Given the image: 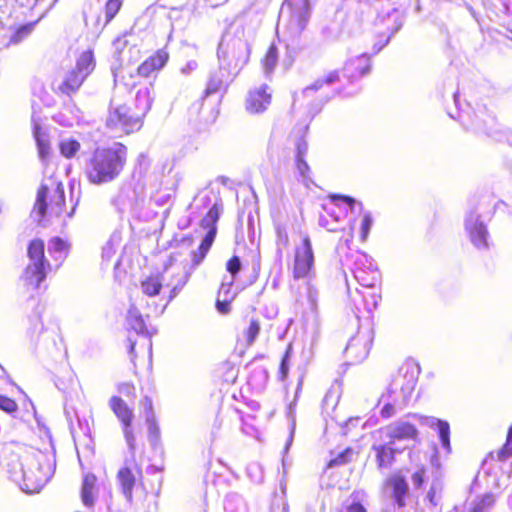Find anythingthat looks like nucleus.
Segmentation results:
<instances>
[{
  "label": "nucleus",
  "mask_w": 512,
  "mask_h": 512,
  "mask_svg": "<svg viewBox=\"0 0 512 512\" xmlns=\"http://www.w3.org/2000/svg\"><path fill=\"white\" fill-rule=\"evenodd\" d=\"M128 160V148L121 142L96 147L86 160L85 177L90 184L103 185L116 180Z\"/></svg>",
  "instance_id": "1"
},
{
  "label": "nucleus",
  "mask_w": 512,
  "mask_h": 512,
  "mask_svg": "<svg viewBox=\"0 0 512 512\" xmlns=\"http://www.w3.org/2000/svg\"><path fill=\"white\" fill-rule=\"evenodd\" d=\"M169 54L164 49L157 50L147 59H145L136 69V74L143 78H148L154 73L160 71L168 62Z\"/></svg>",
  "instance_id": "13"
},
{
  "label": "nucleus",
  "mask_w": 512,
  "mask_h": 512,
  "mask_svg": "<svg viewBox=\"0 0 512 512\" xmlns=\"http://www.w3.org/2000/svg\"><path fill=\"white\" fill-rule=\"evenodd\" d=\"M142 292L148 297L160 294L163 287V276L160 273L151 274L140 283Z\"/></svg>",
  "instance_id": "21"
},
{
  "label": "nucleus",
  "mask_w": 512,
  "mask_h": 512,
  "mask_svg": "<svg viewBox=\"0 0 512 512\" xmlns=\"http://www.w3.org/2000/svg\"><path fill=\"white\" fill-rule=\"evenodd\" d=\"M109 407L122 425L123 435L131 452H135V434L133 431L134 412L119 396L109 399Z\"/></svg>",
  "instance_id": "8"
},
{
  "label": "nucleus",
  "mask_w": 512,
  "mask_h": 512,
  "mask_svg": "<svg viewBox=\"0 0 512 512\" xmlns=\"http://www.w3.org/2000/svg\"><path fill=\"white\" fill-rule=\"evenodd\" d=\"M223 88V79L217 74L210 75L206 87L203 91V97L207 98Z\"/></svg>",
  "instance_id": "31"
},
{
  "label": "nucleus",
  "mask_w": 512,
  "mask_h": 512,
  "mask_svg": "<svg viewBox=\"0 0 512 512\" xmlns=\"http://www.w3.org/2000/svg\"><path fill=\"white\" fill-rule=\"evenodd\" d=\"M0 409L7 413H14L18 410V404L14 399L0 394Z\"/></svg>",
  "instance_id": "41"
},
{
  "label": "nucleus",
  "mask_w": 512,
  "mask_h": 512,
  "mask_svg": "<svg viewBox=\"0 0 512 512\" xmlns=\"http://www.w3.org/2000/svg\"><path fill=\"white\" fill-rule=\"evenodd\" d=\"M30 329L32 334H40L43 331V323L38 319H30Z\"/></svg>",
  "instance_id": "50"
},
{
  "label": "nucleus",
  "mask_w": 512,
  "mask_h": 512,
  "mask_svg": "<svg viewBox=\"0 0 512 512\" xmlns=\"http://www.w3.org/2000/svg\"><path fill=\"white\" fill-rule=\"evenodd\" d=\"M355 278L364 287H374L380 280V273L377 269L358 268Z\"/></svg>",
  "instance_id": "23"
},
{
  "label": "nucleus",
  "mask_w": 512,
  "mask_h": 512,
  "mask_svg": "<svg viewBox=\"0 0 512 512\" xmlns=\"http://www.w3.org/2000/svg\"><path fill=\"white\" fill-rule=\"evenodd\" d=\"M488 118L490 119V122H491V123H493V122H494V120H495V119H494V117H492V116H488Z\"/></svg>",
  "instance_id": "58"
},
{
  "label": "nucleus",
  "mask_w": 512,
  "mask_h": 512,
  "mask_svg": "<svg viewBox=\"0 0 512 512\" xmlns=\"http://www.w3.org/2000/svg\"><path fill=\"white\" fill-rule=\"evenodd\" d=\"M127 349L130 355V360L135 368V373L138 364L143 366L146 363L147 356L150 354L151 343L147 337L137 335V338L127 339Z\"/></svg>",
  "instance_id": "11"
},
{
  "label": "nucleus",
  "mask_w": 512,
  "mask_h": 512,
  "mask_svg": "<svg viewBox=\"0 0 512 512\" xmlns=\"http://www.w3.org/2000/svg\"><path fill=\"white\" fill-rule=\"evenodd\" d=\"M66 195L62 182L50 177L37 190L33 212L39 218L59 217L65 211Z\"/></svg>",
  "instance_id": "5"
},
{
  "label": "nucleus",
  "mask_w": 512,
  "mask_h": 512,
  "mask_svg": "<svg viewBox=\"0 0 512 512\" xmlns=\"http://www.w3.org/2000/svg\"><path fill=\"white\" fill-rule=\"evenodd\" d=\"M474 127L476 132L489 134L491 127L487 126L486 120L482 116H476L474 121Z\"/></svg>",
  "instance_id": "46"
},
{
  "label": "nucleus",
  "mask_w": 512,
  "mask_h": 512,
  "mask_svg": "<svg viewBox=\"0 0 512 512\" xmlns=\"http://www.w3.org/2000/svg\"><path fill=\"white\" fill-rule=\"evenodd\" d=\"M439 438L442 446L449 447L450 445V426L446 421L439 420L437 423Z\"/></svg>",
  "instance_id": "37"
},
{
  "label": "nucleus",
  "mask_w": 512,
  "mask_h": 512,
  "mask_svg": "<svg viewBox=\"0 0 512 512\" xmlns=\"http://www.w3.org/2000/svg\"><path fill=\"white\" fill-rule=\"evenodd\" d=\"M226 269L231 275H236L241 269V262L238 256H232L226 263Z\"/></svg>",
  "instance_id": "44"
},
{
  "label": "nucleus",
  "mask_w": 512,
  "mask_h": 512,
  "mask_svg": "<svg viewBox=\"0 0 512 512\" xmlns=\"http://www.w3.org/2000/svg\"><path fill=\"white\" fill-rule=\"evenodd\" d=\"M277 62H278V49H277V46L275 44H271L264 56L262 57L261 59V65L265 71L266 74H271L276 65H277Z\"/></svg>",
  "instance_id": "25"
},
{
  "label": "nucleus",
  "mask_w": 512,
  "mask_h": 512,
  "mask_svg": "<svg viewBox=\"0 0 512 512\" xmlns=\"http://www.w3.org/2000/svg\"><path fill=\"white\" fill-rule=\"evenodd\" d=\"M197 67V63L195 61L188 62L185 67L182 68V72L187 74L189 71L194 70Z\"/></svg>",
  "instance_id": "52"
},
{
  "label": "nucleus",
  "mask_w": 512,
  "mask_h": 512,
  "mask_svg": "<svg viewBox=\"0 0 512 512\" xmlns=\"http://www.w3.org/2000/svg\"><path fill=\"white\" fill-rule=\"evenodd\" d=\"M85 81L86 79H84L82 76L69 70L63 77V80L58 85L55 92L59 95H64L71 98L73 95L78 93Z\"/></svg>",
  "instance_id": "18"
},
{
  "label": "nucleus",
  "mask_w": 512,
  "mask_h": 512,
  "mask_svg": "<svg viewBox=\"0 0 512 512\" xmlns=\"http://www.w3.org/2000/svg\"><path fill=\"white\" fill-rule=\"evenodd\" d=\"M314 251L312 241L307 234L300 236L295 244L292 262V277L294 280L306 279L312 276L314 267Z\"/></svg>",
  "instance_id": "7"
},
{
  "label": "nucleus",
  "mask_w": 512,
  "mask_h": 512,
  "mask_svg": "<svg viewBox=\"0 0 512 512\" xmlns=\"http://www.w3.org/2000/svg\"><path fill=\"white\" fill-rule=\"evenodd\" d=\"M395 413V408L391 403H386L380 412L382 418H389Z\"/></svg>",
  "instance_id": "51"
},
{
  "label": "nucleus",
  "mask_w": 512,
  "mask_h": 512,
  "mask_svg": "<svg viewBox=\"0 0 512 512\" xmlns=\"http://www.w3.org/2000/svg\"><path fill=\"white\" fill-rule=\"evenodd\" d=\"M216 308L221 314H228L231 311V300H217Z\"/></svg>",
  "instance_id": "48"
},
{
  "label": "nucleus",
  "mask_w": 512,
  "mask_h": 512,
  "mask_svg": "<svg viewBox=\"0 0 512 512\" xmlns=\"http://www.w3.org/2000/svg\"><path fill=\"white\" fill-rule=\"evenodd\" d=\"M57 0H34V4H48L53 5Z\"/></svg>",
  "instance_id": "56"
},
{
  "label": "nucleus",
  "mask_w": 512,
  "mask_h": 512,
  "mask_svg": "<svg viewBox=\"0 0 512 512\" xmlns=\"http://www.w3.org/2000/svg\"><path fill=\"white\" fill-rule=\"evenodd\" d=\"M338 80H339V73H338V71H331L325 77H323L321 79H317L314 83H312L311 85L307 86L303 90V95L305 97H311L312 94L315 91L321 89L324 84H331V83H334V82H336Z\"/></svg>",
  "instance_id": "26"
},
{
  "label": "nucleus",
  "mask_w": 512,
  "mask_h": 512,
  "mask_svg": "<svg viewBox=\"0 0 512 512\" xmlns=\"http://www.w3.org/2000/svg\"><path fill=\"white\" fill-rule=\"evenodd\" d=\"M465 229L468 232L470 241L476 248L488 247V230L485 224L479 221L478 217L470 216L466 219Z\"/></svg>",
  "instance_id": "15"
},
{
  "label": "nucleus",
  "mask_w": 512,
  "mask_h": 512,
  "mask_svg": "<svg viewBox=\"0 0 512 512\" xmlns=\"http://www.w3.org/2000/svg\"><path fill=\"white\" fill-rule=\"evenodd\" d=\"M296 155H295V165L299 172V174L303 178H310L311 169L308 163L305 161L304 157L307 152V143L303 138H299L296 143Z\"/></svg>",
  "instance_id": "20"
},
{
  "label": "nucleus",
  "mask_w": 512,
  "mask_h": 512,
  "mask_svg": "<svg viewBox=\"0 0 512 512\" xmlns=\"http://www.w3.org/2000/svg\"><path fill=\"white\" fill-rule=\"evenodd\" d=\"M151 92L149 88L138 90L134 100L111 109L106 118V127L120 130L129 135L143 127L144 118L151 108Z\"/></svg>",
  "instance_id": "2"
},
{
  "label": "nucleus",
  "mask_w": 512,
  "mask_h": 512,
  "mask_svg": "<svg viewBox=\"0 0 512 512\" xmlns=\"http://www.w3.org/2000/svg\"><path fill=\"white\" fill-rule=\"evenodd\" d=\"M273 101V88L266 83L253 87L247 91L244 108L250 115L265 113Z\"/></svg>",
  "instance_id": "9"
},
{
  "label": "nucleus",
  "mask_w": 512,
  "mask_h": 512,
  "mask_svg": "<svg viewBox=\"0 0 512 512\" xmlns=\"http://www.w3.org/2000/svg\"><path fill=\"white\" fill-rule=\"evenodd\" d=\"M34 29V23H27L15 29L10 36L9 45H17L27 39Z\"/></svg>",
  "instance_id": "28"
},
{
  "label": "nucleus",
  "mask_w": 512,
  "mask_h": 512,
  "mask_svg": "<svg viewBox=\"0 0 512 512\" xmlns=\"http://www.w3.org/2000/svg\"><path fill=\"white\" fill-rule=\"evenodd\" d=\"M50 243H51V246L49 247L48 252H49V254H52L53 252L58 254V256L55 257L56 264L54 267L55 269H58L61 267L66 255H67L69 245L59 237H54L50 241Z\"/></svg>",
  "instance_id": "24"
},
{
  "label": "nucleus",
  "mask_w": 512,
  "mask_h": 512,
  "mask_svg": "<svg viewBox=\"0 0 512 512\" xmlns=\"http://www.w3.org/2000/svg\"><path fill=\"white\" fill-rule=\"evenodd\" d=\"M33 135L37 144L39 157L43 160L47 159L51 151L48 134L42 130L41 126L36 125L33 130Z\"/></svg>",
  "instance_id": "22"
},
{
  "label": "nucleus",
  "mask_w": 512,
  "mask_h": 512,
  "mask_svg": "<svg viewBox=\"0 0 512 512\" xmlns=\"http://www.w3.org/2000/svg\"><path fill=\"white\" fill-rule=\"evenodd\" d=\"M131 453L132 458L125 460L116 473L119 491L129 503L135 499L144 501L149 493L144 484L143 467L134 452Z\"/></svg>",
  "instance_id": "4"
},
{
  "label": "nucleus",
  "mask_w": 512,
  "mask_h": 512,
  "mask_svg": "<svg viewBox=\"0 0 512 512\" xmlns=\"http://www.w3.org/2000/svg\"><path fill=\"white\" fill-rule=\"evenodd\" d=\"M24 481L26 488L30 491H39L48 481L47 475H43L39 478L36 477L35 471L30 469L24 475Z\"/></svg>",
  "instance_id": "27"
},
{
  "label": "nucleus",
  "mask_w": 512,
  "mask_h": 512,
  "mask_svg": "<svg viewBox=\"0 0 512 512\" xmlns=\"http://www.w3.org/2000/svg\"><path fill=\"white\" fill-rule=\"evenodd\" d=\"M224 288H226V292H229L230 285H224V284H222V285H221L220 290H222V289H224Z\"/></svg>",
  "instance_id": "57"
},
{
  "label": "nucleus",
  "mask_w": 512,
  "mask_h": 512,
  "mask_svg": "<svg viewBox=\"0 0 512 512\" xmlns=\"http://www.w3.org/2000/svg\"><path fill=\"white\" fill-rule=\"evenodd\" d=\"M414 456H415V453H414V452H410V453H409V458H412V457H414Z\"/></svg>",
  "instance_id": "59"
},
{
  "label": "nucleus",
  "mask_w": 512,
  "mask_h": 512,
  "mask_svg": "<svg viewBox=\"0 0 512 512\" xmlns=\"http://www.w3.org/2000/svg\"><path fill=\"white\" fill-rule=\"evenodd\" d=\"M399 372L404 377L409 375L411 379H415L420 373V366L414 359L408 358L400 366Z\"/></svg>",
  "instance_id": "32"
},
{
  "label": "nucleus",
  "mask_w": 512,
  "mask_h": 512,
  "mask_svg": "<svg viewBox=\"0 0 512 512\" xmlns=\"http://www.w3.org/2000/svg\"><path fill=\"white\" fill-rule=\"evenodd\" d=\"M373 220L369 213L363 215L360 226V238L362 241H366L368 238L370 229L372 227Z\"/></svg>",
  "instance_id": "40"
},
{
  "label": "nucleus",
  "mask_w": 512,
  "mask_h": 512,
  "mask_svg": "<svg viewBox=\"0 0 512 512\" xmlns=\"http://www.w3.org/2000/svg\"><path fill=\"white\" fill-rule=\"evenodd\" d=\"M343 509L344 512H367L366 508L359 501L344 505Z\"/></svg>",
  "instance_id": "47"
},
{
  "label": "nucleus",
  "mask_w": 512,
  "mask_h": 512,
  "mask_svg": "<svg viewBox=\"0 0 512 512\" xmlns=\"http://www.w3.org/2000/svg\"><path fill=\"white\" fill-rule=\"evenodd\" d=\"M148 434L151 441L155 444L160 438V429L155 417H147Z\"/></svg>",
  "instance_id": "38"
},
{
  "label": "nucleus",
  "mask_w": 512,
  "mask_h": 512,
  "mask_svg": "<svg viewBox=\"0 0 512 512\" xmlns=\"http://www.w3.org/2000/svg\"><path fill=\"white\" fill-rule=\"evenodd\" d=\"M427 497L429 498V501L433 504V505H436V502H435V490L434 489H430L428 494H427Z\"/></svg>",
  "instance_id": "55"
},
{
  "label": "nucleus",
  "mask_w": 512,
  "mask_h": 512,
  "mask_svg": "<svg viewBox=\"0 0 512 512\" xmlns=\"http://www.w3.org/2000/svg\"><path fill=\"white\" fill-rule=\"evenodd\" d=\"M494 504L492 495H484L481 499L476 501L471 507L470 512H488L489 508Z\"/></svg>",
  "instance_id": "36"
},
{
  "label": "nucleus",
  "mask_w": 512,
  "mask_h": 512,
  "mask_svg": "<svg viewBox=\"0 0 512 512\" xmlns=\"http://www.w3.org/2000/svg\"><path fill=\"white\" fill-rule=\"evenodd\" d=\"M223 210V203L221 200L215 202L204 217L200 220V226L207 230L206 235L201 240L197 250L192 251L191 259L194 265H199L207 256L211 249L216 235H217V222Z\"/></svg>",
  "instance_id": "6"
},
{
  "label": "nucleus",
  "mask_w": 512,
  "mask_h": 512,
  "mask_svg": "<svg viewBox=\"0 0 512 512\" xmlns=\"http://www.w3.org/2000/svg\"><path fill=\"white\" fill-rule=\"evenodd\" d=\"M28 264L22 271L20 280L25 292L30 293L38 291L45 282L52 266L45 256V243L40 238H34L27 244Z\"/></svg>",
  "instance_id": "3"
},
{
  "label": "nucleus",
  "mask_w": 512,
  "mask_h": 512,
  "mask_svg": "<svg viewBox=\"0 0 512 512\" xmlns=\"http://www.w3.org/2000/svg\"><path fill=\"white\" fill-rule=\"evenodd\" d=\"M327 198L332 202V203H335L336 205H339L341 203H344L346 205H348L350 207V209L352 210L354 208V205L356 203L355 199L350 197V196H347V195H341V194H335V193H331L327 196Z\"/></svg>",
  "instance_id": "39"
},
{
  "label": "nucleus",
  "mask_w": 512,
  "mask_h": 512,
  "mask_svg": "<svg viewBox=\"0 0 512 512\" xmlns=\"http://www.w3.org/2000/svg\"><path fill=\"white\" fill-rule=\"evenodd\" d=\"M261 331V324L257 318H252L248 327L244 330L243 334L245 342L248 346L252 345Z\"/></svg>",
  "instance_id": "30"
},
{
  "label": "nucleus",
  "mask_w": 512,
  "mask_h": 512,
  "mask_svg": "<svg viewBox=\"0 0 512 512\" xmlns=\"http://www.w3.org/2000/svg\"><path fill=\"white\" fill-rule=\"evenodd\" d=\"M390 441L385 443H374L371 450L374 453V460L379 471L390 469L395 463L397 454L402 450L396 448Z\"/></svg>",
  "instance_id": "10"
},
{
  "label": "nucleus",
  "mask_w": 512,
  "mask_h": 512,
  "mask_svg": "<svg viewBox=\"0 0 512 512\" xmlns=\"http://www.w3.org/2000/svg\"><path fill=\"white\" fill-rule=\"evenodd\" d=\"M353 453H354L353 449L351 447H347L341 453H339L334 458H332L328 462L327 467L328 468H332V467H335V466H341V465H345V464L350 463L352 461Z\"/></svg>",
  "instance_id": "33"
},
{
  "label": "nucleus",
  "mask_w": 512,
  "mask_h": 512,
  "mask_svg": "<svg viewBox=\"0 0 512 512\" xmlns=\"http://www.w3.org/2000/svg\"><path fill=\"white\" fill-rule=\"evenodd\" d=\"M512 456V424L508 428L505 444L498 450L497 457L504 461Z\"/></svg>",
  "instance_id": "35"
},
{
  "label": "nucleus",
  "mask_w": 512,
  "mask_h": 512,
  "mask_svg": "<svg viewBox=\"0 0 512 512\" xmlns=\"http://www.w3.org/2000/svg\"><path fill=\"white\" fill-rule=\"evenodd\" d=\"M128 317H129V320L135 319V320L139 321L140 325L143 326V320H142L140 314H137L136 312L129 311Z\"/></svg>",
  "instance_id": "53"
},
{
  "label": "nucleus",
  "mask_w": 512,
  "mask_h": 512,
  "mask_svg": "<svg viewBox=\"0 0 512 512\" xmlns=\"http://www.w3.org/2000/svg\"><path fill=\"white\" fill-rule=\"evenodd\" d=\"M122 0H108L105 4V22H111L122 7Z\"/></svg>",
  "instance_id": "34"
},
{
  "label": "nucleus",
  "mask_w": 512,
  "mask_h": 512,
  "mask_svg": "<svg viewBox=\"0 0 512 512\" xmlns=\"http://www.w3.org/2000/svg\"><path fill=\"white\" fill-rule=\"evenodd\" d=\"M81 145L76 139H67L59 143V151L66 159H71L79 152Z\"/></svg>",
  "instance_id": "29"
},
{
  "label": "nucleus",
  "mask_w": 512,
  "mask_h": 512,
  "mask_svg": "<svg viewBox=\"0 0 512 512\" xmlns=\"http://www.w3.org/2000/svg\"><path fill=\"white\" fill-rule=\"evenodd\" d=\"M285 7L289 11L293 25L301 32L308 23L310 14L309 0H286Z\"/></svg>",
  "instance_id": "12"
},
{
  "label": "nucleus",
  "mask_w": 512,
  "mask_h": 512,
  "mask_svg": "<svg viewBox=\"0 0 512 512\" xmlns=\"http://www.w3.org/2000/svg\"><path fill=\"white\" fill-rule=\"evenodd\" d=\"M289 354L290 352L287 350L283 355L279 365V375L281 380H284L289 372Z\"/></svg>",
  "instance_id": "45"
},
{
  "label": "nucleus",
  "mask_w": 512,
  "mask_h": 512,
  "mask_svg": "<svg viewBox=\"0 0 512 512\" xmlns=\"http://www.w3.org/2000/svg\"><path fill=\"white\" fill-rule=\"evenodd\" d=\"M96 62L94 59V54L92 50L83 51L76 60L75 66L70 69L76 74L82 76L84 79H87L88 76L95 69Z\"/></svg>",
  "instance_id": "19"
},
{
  "label": "nucleus",
  "mask_w": 512,
  "mask_h": 512,
  "mask_svg": "<svg viewBox=\"0 0 512 512\" xmlns=\"http://www.w3.org/2000/svg\"><path fill=\"white\" fill-rule=\"evenodd\" d=\"M388 441L395 444L396 441L419 440V431L417 427L406 421H400L386 427Z\"/></svg>",
  "instance_id": "14"
},
{
  "label": "nucleus",
  "mask_w": 512,
  "mask_h": 512,
  "mask_svg": "<svg viewBox=\"0 0 512 512\" xmlns=\"http://www.w3.org/2000/svg\"><path fill=\"white\" fill-rule=\"evenodd\" d=\"M426 475V468L421 465L418 467V469L412 474V482L416 488H419L424 483V478Z\"/></svg>",
  "instance_id": "43"
},
{
  "label": "nucleus",
  "mask_w": 512,
  "mask_h": 512,
  "mask_svg": "<svg viewBox=\"0 0 512 512\" xmlns=\"http://www.w3.org/2000/svg\"><path fill=\"white\" fill-rule=\"evenodd\" d=\"M206 1L209 2L211 6L217 7V6H220L224 3H226L228 0H206Z\"/></svg>",
  "instance_id": "54"
},
{
  "label": "nucleus",
  "mask_w": 512,
  "mask_h": 512,
  "mask_svg": "<svg viewBox=\"0 0 512 512\" xmlns=\"http://www.w3.org/2000/svg\"><path fill=\"white\" fill-rule=\"evenodd\" d=\"M143 406L147 417H155L154 415V407L152 400L149 397H145L143 400Z\"/></svg>",
  "instance_id": "49"
},
{
  "label": "nucleus",
  "mask_w": 512,
  "mask_h": 512,
  "mask_svg": "<svg viewBox=\"0 0 512 512\" xmlns=\"http://www.w3.org/2000/svg\"><path fill=\"white\" fill-rule=\"evenodd\" d=\"M98 478L93 473H87L83 476L80 492L81 501L84 506L93 508L97 499Z\"/></svg>",
  "instance_id": "17"
},
{
  "label": "nucleus",
  "mask_w": 512,
  "mask_h": 512,
  "mask_svg": "<svg viewBox=\"0 0 512 512\" xmlns=\"http://www.w3.org/2000/svg\"><path fill=\"white\" fill-rule=\"evenodd\" d=\"M117 390L127 396V397H135L136 396V387L131 382H122L117 386Z\"/></svg>",
  "instance_id": "42"
},
{
  "label": "nucleus",
  "mask_w": 512,
  "mask_h": 512,
  "mask_svg": "<svg viewBox=\"0 0 512 512\" xmlns=\"http://www.w3.org/2000/svg\"><path fill=\"white\" fill-rule=\"evenodd\" d=\"M385 485L390 488L391 495L399 508L406 505L405 497L408 494V484L403 475L400 473H393L386 481Z\"/></svg>",
  "instance_id": "16"
}]
</instances>
